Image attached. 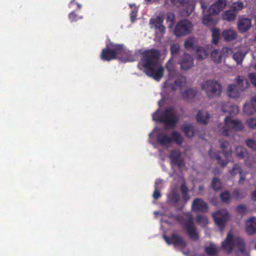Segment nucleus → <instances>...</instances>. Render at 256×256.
Listing matches in <instances>:
<instances>
[{
	"mask_svg": "<svg viewBox=\"0 0 256 256\" xmlns=\"http://www.w3.org/2000/svg\"><path fill=\"white\" fill-rule=\"evenodd\" d=\"M214 15L209 12L208 14L204 15L202 18L203 24L207 26L212 25L214 22V19L212 18V16Z\"/></svg>",
	"mask_w": 256,
	"mask_h": 256,
	"instance_id": "a19ab883",
	"label": "nucleus"
},
{
	"mask_svg": "<svg viewBox=\"0 0 256 256\" xmlns=\"http://www.w3.org/2000/svg\"><path fill=\"white\" fill-rule=\"evenodd\" d=\"M180 50V46L178 44H172L170 46V54L172 56H174L178 54Z\"/></svg>",
	"mask_w": 256,
	"mask_h": 256,
	"instance_id": "de8ad7c7",
	"label": "nucleus"
},
{
	"mask_svg": "<svg viewBox=\"0 0 256 256\" xmlns=\"http://www.w3.org/2000/svg\"><path fill=\"white\" fill-rule=\"evenodd\" d=\"M250 103L256 108V96L251 98Z\"/></svg>",
	"mask_w": 256,
	"mask_h": 256,
	"instance_id": "0e129e2a",
	"label": "nucleus"
},
{
	"mask_svg": "<svg viewBox=\"0 0 256 256\" xmlns=\"http://www.w3.org/2000/svg\"><path fill=\"white\" fill-rule=\"evenodd\" d=\"M172 4L178 7L184 6L189 2V0H171Z\"/></svg>",
	"mask_w": 256,
	"mask_h": 256,
	"instance_id": "3c124183",
	"label": "nucleus"
},
{
	"mask_svg": "<svg viewBox=\"0 0 256 256\" xmlns=\"http://www.w3.org/2000/svg\"><path fill=\"white\" fill-rule=\"evenodd\" d=\"M166 68L168 70V75L170 76L174 74L175 70V68L174 64L171 58L166 62Z\"/></svg>",
	"mask_w": 256,
	"mask_h": 256,
	"instance_id": "c03bdc74",
	"label": "nucleus"
},
{
	"mask_svg": "<svg viewBox=\"0 0 256 256\" xmlns=\"http://www.w3.org/2000/svg\"><path fill=\"white\" fill-rule=\"evenodd\" d=\"M237 84H230L227 91L229 97L233 98H238L241 92L248 87V82L244 76H238L236 78Z\"/></svg>",
	"mask_w": 256,
	"mask_h": 256,
	"instance_id": "39448f33",
	"label": "nucleus"
},
{
	"mask_svg": "<svg viewBox=\"0 0 256 256\" xmlns=\"http://www.w3.org/2000/svg\"><path fill=\"white\" fill-rule=\"evenodd\" d=\"M222 111L224 112H228L229 114H238L239 109L238 106L236 105H233L231 103L228 102L224 104L222 108Z\"/></svg>",
	"mask_w": 256,
	"mask_h": 256,
	"instance_id": "5701e85b",
	"label": "nucleus"
},
{
	"mask_svg": "<svg viewBox=\"0 0 256 256\" xmlns=\"http://www.w3.org/2000/svg\"><path fill=\"white\" fill-rule=\"evenodd\" d=\"M196 50L197 52L196 59L198 60H202L207 56L206 50L202 46H196Z\"/></svg>",
	"mask_w": 256,
	"mask_h": 256,
	"instance_id": "4c0bfd02",
	"label": "nucleus"
},
{
	"mask_svg": "<svg viewBox=\"0 0 256 256\" xmlns=\"http://www.w3.org/2000/svg\"><path fill=\"white\" fill-rule=\"evenodd\" d=\"M234 248V241L233 234L228 232L226 239L222 243V248L223 251L228 254H230Z\"/></svg>",
	"mask_w": 256,
	"mask_h": 256,
	"instance_id": "4468645a",
	"label": "nucleus"
},
{
	"mask_svg": "<svg viewBox=\"0 0 256 256\" xmlns=\"http://www.w3.org/2000/svg\"><path fill=\"white\" fill-rule=\"evenodd\" d=\"M68 18L71 22H74L79 19H82L83 17L82 16H78L77 14H76L75 12L73 11L69 14Z\"/></svg>",
	"mask_w": 256,
	"mask_h": 256,
	"instance_id": "864d4df0",
	"label": "nucleus"
},
{
	"mask_svg": "<svg viewBox=\"0 0 256 256\" xmlns=\"http://www.w3.org/2000/svg\"><path fill=\"white\" fill-rule=\"evenodd\" d=\"M164 17L163 14H160L156 18H151L150 20V24L152 28H154L157 32L164 34L166 32V27L163 23Z\"/></svg>",
	"mask_w": 256,
	"mask_h": 256,
	"instance_id": "9b49d317",
	"label": "nucleus"
},
{
	"mask_svg": "<svg viewBox=\"0 0 256 256\" xmlns=\"http://www.w3.org/2000/svg\"><path fill=\"white\" fill-rule=\"evenodd\" d=\"M171 138L176 144L181 146L184 142V138L182 134L176 130L173 131L171 134Z\"/></svg>",
	"mask_w": 256,
	"mask_h": 256,
	"instance_id": "cd10ccee",
	"label": "nucleus"
},
{
	"mask_svg": "<svg viewBox=\"0 0 256 256\" xmlns=\"http://www.w3.org/2000/svg\"><path fill=\"white\" fill-rule=\"evenodd\" d=\"M157 142L162 146H168L172 142V140L166 134L158 133L157 134Z\"/></svg>",
	"mask_w": 256,
	"mask_h": 256,
	"instance_id": "412c9836",
	"label": "nucleus"
},
{
	"mask_svg": "<svg viewBox=\"0 0 256 256\" xmlns=\"http://www.w3.org/2000/svg\"><path fill=\"white\" fill-rule=\"evenodd\" d=\"M205 252L210 256H216L218 254L216 246L215 244H211L206 247Z\"/></svg>",
	"mask_w": 256,
	"mask_h": 256,
	"instance_id": "7c9ffc66",
	"label": "nucleus"
},
{
	"mask_svg": "<svg viewBox=\"0 0 256 256\" xmlns=\"http://www.w3.org/2000/svg\"><path fill=\"white\" fill-rule=\"evenodd\" d=\"M237 212L241 214H244L246 210V207L244 204H240L236 207Z\"/></svg>",
	"mask_w": 256,
	"mask_h": 256,
	"instance_id": "6e6d98bb",
	"label": "nucleus"
},
{
	"mask_svg": "<svg viewBox=\"0 0 256 256\" xmlns=\"http://www.w3.org/2000/svg\"><path fill=\"white\" fill-rule=\"evenodd\" d=\"M220 148L222 149V153L226 158L225 160H222L220 156V152H214L210 148L208 151V155L211 158L217 160V162L221 166L224 168L226 166L229 162L228 158L232 155V148L230 143L224 139L219 140Z\"/></svg>",
	"mask_w": 256,
	"mask_h": 256,
	"instance_id": "7ed1b4c3",
	"label": "nucleus"
},
{
	"mask_svg": "<svg viewBox=\"0 0 256 256\" xmlns=\"http://www.w3.org/2000/svg\"><path fill=\"white\" fill-rule=\"evenodd\" d=\"M178 64L182 70H188L193 66L194 59L190 54L184 53Z\"/></svg>",
	"mask_w": 256,
	"mask_h": 256,
	"instance_id": "f3484780",
	"label": "nucleus"
},
{
	"mask_svg": "<svg viewBox=\"0 0 256 256\" xmlns=\"http://www.w3.org/2000/svg\"><path fill=\"white\" fill-rule=\"evenodd\" d=\"M162 180H156L154 184V188L158 189L160 188L159 186L162 184Z\"/></svg>",
	"mask_w": 256,
	"mask_h": 256,
	"instance_id": "e2e57ef3",
	"label": "nucleus"
},
{
	"mask_svg": "<svg viewBox=\"0 0 256 256\" xmlns=\"http://www.w3.org/2000/svg\"><path fill=\"white\" fill-rule=\"evenodd\" d=\"M240 174V179L238 181V184H242L246 180V174H243L242 172L239 173Z\"/></svg>",
	"mask_w": 256,
	"mask_h": 256,
	"instance_id": "052dcab7",
	"label": "nucleus"
},
{
	"mask_svg": "<svg viewBox=\"0 0 256 256\" xmlns=\"http://www.w3.org/2000/svg\"><path fill=\"white\" fill-rule=\"evenodd\" d=\"M222 56L224 57H228L232 54V50L231 48L228 47H224L221 51Z\"/></svg>",
	"mask_w": 256,
	"mask_h": 256,
	"instance_id": "603ef678",
	"label": "nucleus"
},
{
	"mask_svg": "<svg viewBox=\"0 0 256 256\" xmlns=\"http://www.w3.org/2000/svg\"><path fill=\"white\" fill-rule=\"evenodd\" d=\"M200 3L201 6V8L202 9V12H204L206 10V6L205 5L204 2L202 0H200Z\"/></svg>",
	"mask_w": 256,
	"mask_h": 256,
	"instance_id": "338daca9",
	"label": "nucleus"
},
{
	"mask_svg": "<svg viewBox=\"0 0 256 256\" xmlns=\"http://www.w3.org/2000/svg\"><path fill=\"white\" fill-rule=\"evenodd\" d=\"M246 144L248 147L252 149L256 148V142L253 140L248 139L246 140Z\"/></svg>",
	"mask_w": 256,
	"mask_h": 256,
	"instance_id": "5fc2aeb1",
	"label": "nucleus"
},
{
	"mask_svg": "<svg viewBox=\"0 0 256 256\" xmlns=\"http://www.w3.org/2000/svg\"><path fill=\"white\" fill-rule=\"evenodd\" d=\"M235 242L236 244L238 250L242 253L245 251V242L243 238H238L236 239Z\"/></svg>",
	"mask_w": 256,
	"mask_h": 256,
	"instance_id": "37998d69",
	"label": "nucleus"
},
{
	"mask_svg": "<svg viewBox=\"0 0 256 256\" xmlns=\"http://www.w3.org/2000/svg\"><path fill=\"white\" fill-rule=\"evenodd\" d=\"M181 129L187 137L190 138L194 136V130L192 124H184L181 126Z\"/></svg>",
	"mask_w": 256,
	"mask_h": 256,
	"instance_id": "393cba45",
	"label": "nucleus"
},
{
	"mask_svg": "<svg viewBox=\"0 0 256 256\" xmlns=\"http://www.w3.org/2000/svg\"><path fill=\"white\" fill-rule=\"evenodd\" d=\"M220 198L224 202L228 203L230 200V194L228 191L221 193Z\"/></svg>",
	"mask_w": 256,
	"mask_h": 256,
	"instance_id": "8fccbe9b",
	"label": "nucleus"
},
{
	"mask_svg": "<svg viewBox=\"0 0 256 256\" xmlns=\"http://www.w3.org/2000/svg\"><path fill=\"white\" fill-rule=\"evenodd\" d=\"M236 15V12L230 8L224 12L222 14V16L224 20L230 22L235 20Z\"/></svg>",
	"mask_w": 256,
	"mask_h": 256,
	"instance_id": "a878e982",
	"label": "nucleus"
},
{
	"mask_svg": "<svg viewBox=\"0 0 256 256\" xmlns=\"http://www.w3.org/2000/svg\"><path fill=\"white\" fill-rule=\"evenodd\" d=\"M184 228L186 230L190 238L194 241L199 239V234L192 218L183 223Z\"/></svg>",
	"mask_w": 256,
	"mask_h": 256,
	"instance_id": "9d476101",
	"label": "nucleus"
},
{
	"mask_svg": "<svg viewBox=\"0 0 256 256\" xmlns=\"http://www.w3.org/2000/svg\"><path fill=\"white\" fill-rule=\"evenodd\" d=\"M226 6V0H218L210 6L208 12L212 14L217 15L223 10Z\"/></svg>",
	"mask_w": 256,
	"mask_h": 256,
	"instance_id": "dca6fc26",
	"label": "nucleus"
},
{
	"mask_svg": "<svg viewBox=\"0 0 256 256\" xmlns=\"http://www.w3.org/2000/svg\"><path fill=\"white\" fill-rule=\"evenodd\" d=\"M252 26V19L244 16H240L237 22V28L240 33L246 32Z\"/></svg>",
	"mask_w": 256,
	"mask_h": 256,
	"instance_id": "ddd939ff",
	"label": "nucleus"
},
{
	"mask_svg": "<svg viewBox=\"0 0 256 256\" xmlns=\"http://www.w3.org/2000/svg\"><path fill=\"white\" fill-rule=\"evenodd\" d=\"M193 28L192 24L184 19L180 20L176 25L174 34L176 37H182L190 34Z\"/></svg>",
	"mask_w": 256,
	"mask_h": 256,
	"instance_id": "0eeeda50",
	"label": "nucleus"
},
{
	"mask_svg": "<svg viewBox=\"0 0 256 256\" xmlns=\"http://www.w3.org/2000/svg\"><path fill=\"white\" fill-rule=\"evenodd\" d=\"M118 57L124 62H132L136 60V56L132 52L126 48L122 44H118Z\"/></svg>",
	"mask_w": 256,
	"mask_h": 256,
	"instance_id": "f8f14e48",
	"label": "nucleus"
},
{
	"mask_svg": "<svg viewBox=\"0 0 256 256\" xmlns=\"http://www.w3.org/2000/svg\"><path fill=\"white\" fill-rule=\"evenodd\" d=\"M180 156V153L178 151L172 150L170 152L169 158L172 164H176L178 167H180L182 163Z\"/></svg>",
	"mask_w": 256,
	"mask_h": 256,
	"instance_id": "4be33fe9",
	"label": "nucleus"
},
{
	"mask_svg": "<svg viewBox=\"0 0 256 256\" xmlns=\"http://www.w3.org/2000/svg\"><path fill=\"white\" fill-rule=\"evenodd\" d=\"M236 156L240 158H243L246 153V150L242 146L236 147Z\"/></svg>",
	"mask_w": 256,
	"mask_h": 256,
	"instance_id": "49530a36",
	"label": "nucleus"
},
{
	"mask_svg": "<svg viewBox=\"0 0 256 256\" xmlns=\"http://www.w3.org/2000/svg\"><path fill=\"white\" fill-rule=\"evenodd\" d=\"M202 89L204 90L210 98H213L220 96L222 92V85L218 82L208 80L202 84Z\"/></svg>",
	"mask_w": 256,
	"mask_h": 256,
	"instance_id": "20e7f679",
	"label": "nucleus"
},
{
	"mask_svg": "<svg viewBox=\"0 0 256 256\" xmlns=\"http://www.w3.org/2000/svg\"><path fill=\"white\" fill-rule=\"evenodd\" d=\"M242 172V170L238 164H234L232 169L229 170L228 173L232 176Z\"/></svg>",
	"mask_w": 256,
	"mask_h": 256,
	"instance_id": "ea45409f",
	"label": "nucleus"
},
{
	"mask_svg": "<svg viewBox=\"0 0 256 256\" xmlns=\"http://www.w3.org/2000/svg\"><path fill=\"white\" fill-rule=\"evenodd\" d=\"M212 32V42L217 44L220 38V30L218 28H213L211 30Z\"/></svg>",
	"mask_w": 256,
	"mask_h": 256,
	"instance_id": "2f4dec72",
	"label": "nucleus"
},
{
	"mask_svg": "<svg viewBox=\"0 0 256 256\" xmlns=\"http://www.w3.org/2000/svg\"><path fill=\"white\" fill-rule=\"evenodd\" d=\"M244 56L242 52H238L233 54L232 58L238 64H240L242 63Z\"/></svg>",
	"mask_w": 256,
	"mask_h": 256,
	"instance_id": "79ce46f5",
	"label": "nucleus"
},
{
	"mask_svg": "<svg viewBox=\"0 0 256 256\" xmlns=\"http://www.w3.org/2000/svg\"><path fill=\"white\" fill-rule=\"evenodd\" d=\"M160 51L156 48L146 50L141 54L138 64L140 70L144 69L146 76L159 81L164 76V68L160 65Z\"/></svg>",
	"mask_w": 256,
	"mask_h": 256,
	"instance_id": "f257e3e1",
	"label": "nucleus"
},
{
	"mask_svg": "<svg viewBox=\"0 0 256 256\" xmlns=\"http://www.w3.org/2000/svg\"><path fill=\"white\" fill-rule=\"evenodd\" d=\"M176 19V16L174 13L172 12H169L167 14L166 16V21L168 24V28H172L174 26Z\"/></svg>",
	"mask_w": 256,
	"mask_h": 256,
	"instance_id": "e433bc0d",
	"label": "nucleus"
},
{
	"mask_svg": "<svg viewBox=\"0 0 256 256\" xmlns=\"http://www.w3.org/2000/svg\"><path fill=\"white\" fill-rule=\"evenodd\" d=\"M212 216L213 218H216V216H218L222 219L227 220L229 219L228 212L226 209H222L212 213Z\"/></svg>",
	"mask_w": 256,
	"mask_h": 256,
	"instance_id": "c85d7f7f",
	"label": "nucleus"
},
{
	"mask_svg": "<svg viewBox=\"0 0 256 256\" xmlns=\"http://www.w3.org/2000/svg\"><path fill=\"white\" fill-rule=\"evenodd\" d=\"M186 79L184 76H179L174 82L173 84H170L169 86L172 92L176 91L178 88L182 89L186 86Z\"/></svg>",
	"mask_w": 256,
	"mask_h": 256,
	"instance_id": "a211bd4d",
	"label": "nucleus"
},
{
	"mask_svg": "<svg viewBox=\"0 0 256 256\" xmlns=\"http://www.w3.org/2000/svg\"><path fill=\"white\" fill-rule=\"evenodd\" d=\"M246 124L250 129L256 128V118H250L246 120Z\"/></svg>",
	"mask_w": 256,
	"mask_h": 256,
	"instance_id": "09e8293b",
	"label": "nucleus"
},
{
	"mask_svg": "<svg viewBox=\"0 0 256 256\" xmlns=\"http://www.w3.org/2000/svg\"><path fill=\"white\" fill-rule=\"evenodd\" d=\"M118 44L110 43L106 44V48L102 50L100 58L104 61H110L116 59L118 56Z\"/></svg>",
	"mask_w": 256,
	"mask_h": 256,
	"instance_id": "6e6552de",
	"label": "nucleus"
},
{
	"mask_svg": "<svg viewBox=\"0 0 256 256\" xmlns=\"http://www.w3.org/2000/svg\"><path fill=\"white\" fill-rule=\"evenodd\" d=\"M159 109L152 114V119L164 124L166 128H174L178 122V117L176 110L172 107L166 108L164 110L158 113Z\"/></svg>",
	"mask_w": 256,
	"mask_h": 256,
	"instance_id": "f03ea898",
	"label": "nucleus"
},
{
	"mask_svg": "<svg viewBox=\"0 0 256 256\" xmlns=\"http://www.w3.org/2000/svg\"><path fill=\"white\" fill-rule=\"evenodd\" d=\"M244 8V4L242 2L238 1L232 3L230 8L236 12V14L238 12L242 10Z\"/></svg>",
	"mask_w": 256,
	"mask_h": 256,
	"instance_id": "f704fd0d",
	"label": "nucleus"
},
{
	"mask_svg": "<svg viewBox=\"0 0 256 256\" xmlns=\"http://www.w3.org/2000/svg\"><path fill=\"white\" fill-rule=\"evenodd\" d=\"M196 222L202 227H205L208 224V219L206 216L200 214L197 215Z\"/></svg>",
	"mask_w": 256,
	"mask_h": 256,
	"instance_id": "473e14b6",
	"label": "nucleus"
},
{
	"mask_svg": "<svg viewBox=\"0 0 256 256\" xmlns=\"http://www.w3.org/2000/svg\"><path fill=\"white\" fill-rule=\"evenodd\" d=\"M162 237L168 244H172L174 248H180L184 249L186 245V242L177 234H173L170 237L163 235Z\"/></svg>",
	"mask_w": 256,
	"mask_h": 256,
	"instance_id": "1a4fd4ad",
	"label": "nucleus"
},
{
	"mask_svg": "<svg viewBox=\"0 0 256 256\" xmlns=\"http://www.w3.org/2000/svg\"><path fill=\"white\" fill-rule=\"evenodd\" d=\"M244 112L248 115H252L256 112V108L250 103H246L244 106Z\"/></svg>",
	"mask_w": 256,
	"mask_h": 256,
	"instance_id": "c9c22d12",
	"label": "nucleus"
},
{
	"mask_svg": "<svg viewBox=\"0 0 256 256\" xmlns=\"http://www.w3.org/2000/svg\"><path fill=\"white\" fill-rule=\"evenodd\" d=\"M198 94L197 89L192 88L184 90L182 93L183 98L185 99H192Z\"/></svg>",
	"mask_w": 256,
	"mask_h": 256,
	"instance_id": "bb28decb",
	"label": "nucleus"
},
{
	"mask_svg": "<svg viewBox=\"0 0 256 256\" xmlns=\"http://www.w3.org/2000/svg\"><path fill=\"white\" fill-rule=\"evenodd\" d=\"M171 200L175 204H177L180 200V196L176 192H172L170 198Z\"/></svg>",
	"mask_w": 256,
	"mask_h": 256,
	"instance_id": "4d7b16f0",
	"label": "nucleus"
},
{
	"mask_svg": "<svg viewBox=\"0 0 256 256\" xmlns=\"http://www.w3.org/2000/svg\"><path fill=\"white\" fill-rule=\"evenodd\" d=\"M224 124L225 127L222 130V134L224 136H229L231 130L240 132L244 128V124L240 120L232 119L230 116H226L224 118Z\"/></svg>",
	"mask_w": 256,
	"mask_h": 256,
	"instance_id": "423d86ee",
	"label": "nucleus"
},
{
	"mask_svg": "<svg viewBox=\"0 0 256 256\" xmlns=\"http://www.w3.org/2000/svg\"><path fill=\"white\" fill-rule=\"evenodd\" d=\"M248 77L250 80L252 84L256 87V74L250 73Z\"/></svg>",
	"mask_w": 256,
	"mask_h": 256,
	"instance_id": "13d9d810",
	"label": "nucleus"
},
{
	"mask_svg": "<svg viewBox=\"0 0 256 256\" xmlns=\"http://www.w3.org/2000/svg\"><path fill=\"white\" fill-rule=\"evenodd\" d=\"M180 190L182 194L188 193V188L184 184L181 185Z\"/></svg>",
	"mask_w": 256,
	"mask_h": 256,
	"instance_id": "680f3d73",
	"label": "nucleus"
},
{
	"mask_svg": "<svg viewBox=\"0 0 256 256\" xmlns=\"http://www.w3.org/2000/svg\"><path fill=\"white\" fill-rule=\"evenodd\" d=\"M190 196L188 193L182 194V198L185 202H186L190 199Z\"/></svg>",
	"mask_w": 256,
	"mask_h": 256,
	"instance_id": "69168bd1",
	"label": "nucleus"
},
{
	"mask_svg": "<svg viewBox=\"0 0 256 256\" xmlns=\"http://www.w3.org/2000/svg\"><path fill=\"white\" fill-rule=\"evenodd\" d=\"M251 196L253 200L256 201V190H255L252 192Z\"/></svg>",
	"mask_w": 256,
	"mask_h": 256,
	"instance_id": "774afa93",
	"label": "nucleus"
},
{
	"mask_svg": "<svg viewBox=\"0 0 256 256\" xmlns=\"http://www.w3.org/2000/svg\"><path fill=\"white\" fill-rule=\"evenodd\" d=\"M210 118V115L208 112L199 110L196 116L197 122L200 124H207Z\"/></svg>",
	"mask_w": 256,
	"mask_h": 256,
	"instance_id": "aec40b11",
	"label": "nucleus"
},
{
	"mask_svg": "<svg viewBox=\"0 0 256 256\" xmlns=\"http://www.w3.org/2000/svg\"><path fill=\"white\" fill-rule=\"evenodd\" d=\"M192 210L195 212L206 213L208 210V205L202 198H196L192 204Z\"/></svg>",
	"mask_w": 256,
	"mask_h": 256,
	"instance_id": "2eb2a0df",
	"label": "nucleus"
},
{
	"mask_svg": "<svg viewBox=\"0 0 256 256\" xmlns=\"http://www.w3.org/2000/svg\"><path fill=\"white\" fill-rule=\"evenodd\" d=\"M210 57L215 63H220L222 61L221 52L216 49L214 50L211 52Z\"/></svg>",
	"mask_w": 256,
	"mask_h": 256,
	"instance_id": "c756f323",
	"label": "nucleus"
},
{
	"mask_svg": "<svg viewBox=\"0 0 256 256\" xmlns=\"http://www.w3.org/2000/svg\"><path fill=\"white\" fill-rule=\"evenodd\" d=\"M184 46L186 50H194V44L193 38L190 37L186 39L184 42Z\"/></svg>",
	"mask_w": 256,
	"mask_h": 256,
	"instance_id": "a18cd8bd",
	"label": "nucleus"
},
{
	"mask_svg": "<svg viewBox=\"0 0 256 256\" xmlns=\"http://www.w3.org/2000/svg\"><path fill=\"white\" fill-rule=\"evenodd\" d=\"M213 218L216 224L218 226L220 230L222 232L225 228L226 223L228 220L220 218L218 216Z\"/></svg>",
	"mask_w": 256,
	"mask_h": 256,
	"instance_id": "72a5a7b5",
	"label": "nucleus"
},
{
	"mask_svg": "<svg viewBox=\"0 0 256 256\" xmlns=\"http://www.w3.org/2000/svg\"><path fill=\"white\" fill-rule=\"evenodd\" d=\"M152 196H153L154 198L156 200L159 199L161 197L162 194H160V192L158 190V189L154 188V190Z\"/></svg>",
	"mask_w": 256,
	"mask_h": 256,
	"instance_id": "bf43d9fd",
	"label": "nucleus"
},
{
	"mask_svg": "<svg viewBox=\"0 0 256 256\" xmlns=\"http://www.w3.org/2000/svg\"><path fill=\"white\" fill-rule=\"evenodd\" d=\"M211 187L215 191H218L221 189L222 184L219 178L214 177L212 178Z\"/></svg>",
	"mask_w": 256,
	"mask_h": 256,
	"instance_id": "58836bf2",
	"label": "nucleus"
},
{
	"mask_svg": "<svg viewBox=\"0 0 256 256\" xmlns=\"http://www.w3.org/2000/svg\"><path fill=\"white\" fill-rule=\"evenodd\" d=\"M222 35L225 41L230 42L236 38L237 34L236 31L229 29L224 30Z\"/></svg>",
	"mask_w": 256,
	"mask_h": 256,
	"instance_id": "b1692460",
	"label": "nucleus"
},
{
	"mask_svg": "<svg viewBox=\"0 0 256 256\" xmlns=\"http://www.w3.org/2000/svg\"><path fill=\"white\" fill-rule=\"evenodd\" d=\"M246 230L248 235H252L256 233V218L252 217L246 222Z\"/></svg>",
	"mask_w": 256,
	"mask_h": 256,
	"instance_id": "6ab92c4d",
	"label": "nucleus"
}]
</instances>
